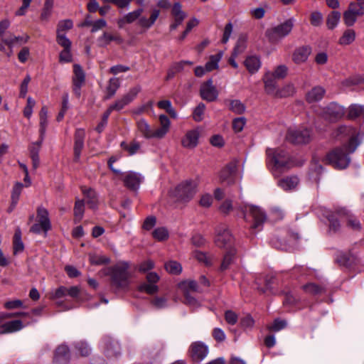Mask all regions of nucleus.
<instances>
[{
	"instance_id": "774afa93",
	"label": "nucleus",
	"mask_w": 364,
	"mask_h": 364,
	"mask_svg": "<svg viewBox=\"0 0 364 364\" xmlns=\"http://www.w3.org/2000/svg\"><path fill=\"white\" fill-rule=\"evenodd\" d=\"M57 42L64 49L70 48L71 47V41L66 37L65 33H57Z\"/></svg>"
},
{
	"instance_id": "09e8293b",
	"label": "nucleus",
	"mask_w": 364,
	"mask_h": 364,
	"mask_svg": "<svg viewBox=\"0 0 364 364\" xmlns=\"http://www.w3.org/2000/svg\"><path fill=\"white\" fill-rule=\"evenodd\" d=\"M228 106L231 111L237 114L243 113L245 110V106L238 100H230Z\"/></svg>"
},
{
	"instance_id": "bb28decb",
	"label": "nucleus",
	"mask_w": 364,
	"mask_h": 364,
	"mask_svg": "<svg viewBox=\"0 0 364 364\" xmlns=\"http://www.w3.org/2000/svg\"><path fill=\"white\" fill-rule=\"evenodd\" d=\"M23 324L20 320L6 322L0 326V334L11 333L21 330Z\"/></svg>"
},
{
	"instance_id": "f257e3e1",
	"label": "nucleus",
	"mask_w": 364,
	"mask_h": 364,
	"mask_svg": "<svg viewBox=\"0 0 364 364\" xmlns=\"http://www.w3.org/2000/svg\"><path fill=\"white\" fill-rule=\"evenodd\" d=\"M143 12L144 9L140 8L135 11L128 13L124 17L117 21V24L119 27L122 28L124 26V24L132 23L136 19H138V25L140 27L144 28L145 29L151 28L158 18L160 12L157 9H154L149 18L144 16H141Z\"/></svg>"
},
{
	"instance_id": "5701e85b",
	"label": "nucleus",
	"mask_w": 364,
	"mask_h": 364,
	"mask_svg": "<svg viewBox=\"0 0 364 364\" xmlns=\"http://www.w3.org/2000/svg\"><path fill=\"white\" fill-rule=\"evenodd\" d=\"M85 137V132L82 129H77L75 134V144H74V156L75 161H77L80 159L81 151L84 147V139Z\"/></svg>"
},
{
	"instance_id": "f03ea898",
	"label": "nucleus",
	"mask_w": 364,
	"mask_h": 364,
	"mask_svg": "<svg viewBox=\"0 0 364 364\" xmlns=\"http://www.w3.org/2000/svg\"><path fill=\"white\" fill-rule=\"evenodd\" d=\"M268 157L271 162V170L275 176L289 169L292 162L289 154L282 149H267Z\"/></svg>"
},
{
	"instance_id": "4c0bfd02",
	"label": "nucleus",
	"mask_w": 364,
	"mask_h": 364,
	"mask_svg": "<svg viewBox=\"0 0 364 364\" xmlns=\"http://www.w3.org/2000/svg\"><path fill=\"white\" fill-rule=\"evenodd\" d=\"M23 188V185L21 183L16 182L14 187L11 192V210H13V208L18 203V201L19 200L22 189Z\"/></svg>"
},
{
	"instance_id": "6ab92c4d",
	"label": "nucleus",
	"mask_w": 364,
	"mask_h": 364,
	"mask_svg": "<svg viewBox=\"0 0 364 364\" xmlns=\"http://www.w3.org/2000/svg\"><path fill=\"white\" fill-rule=\"evenodd\" d=\"M73 92L79 97L80 95V88L85 82V75L82 68L77 64L73 65Z\"/></svg>"
},
{
	"instance_id": "b1692460",
	"label": "nucleus",
	"mask_w": 364,
	"mask_h": 364,
	"mask_svg": "<svg viewBox=\"0 0 364 364\" xmlns=\"http://www.w3.org/2000/svg\"><path fill=\"white\" fill-rule=\"evenodd\" d=\"M311 53V47L308 46L299 47L294 51L292 54V60L296 64H301L305 63Z\"/></svg>"
},
{
	"instance_id": "603ef678",
	"label": "nucleus",
	"mask_w": 364,
	"mask_h": 364,
	"mask_svg": "<svg viewBox=\"0 0 364 364\" xmlns=\"http://www.w3.org/2000/svg\"><path fill=\"white\" fill-rule=\"evenodd\" d=\"M205 110V105L203 103H199L193 111V119L194 121L199 122L203 119L204 113Z\"/></svg>"
},
{
	"instance_id": "6e6d98bb",
	"label": "nucleus",
	"mask_w": 364,
	"mask_h": 364,
	"mask_svg": "<svg viewBox=\"0 0 364 364\" xmlns=\"http://www.w3.org/2000/svg\"><path fill=\"white\" fill-rule=\"evenodd\" d=\"M235 252H236V251H235V249H230L227 252V253L224 256L222 264H221L220 269L222 270H225V269H227L228 268L230 264L233 261V257H234V256L235 255Z\"/></svg>"
},
{
	"instance_id": "4468645a",
	"label": "nucleus",
	"mask_w": 364,
	"mask_h": 364,
	"mask_svg": "<svg viewBox=\"0 0 364 364\" xmlns=\"http://www.w3.org/2000/svg\"><path fill=\"white\" fill-rule=\"evenodd\" d=\"M337 215L340 218L345 220L346 226L353 230L360 231L362 228V225L360 220L348 210L345 208H341L337 210Z\"/></svg>"
},
{
	"instance_id": "79ce46f5",
	"label": "nucleus",
	"mask_w": 364,
	"mask_h": 364,
	"mask_svg": "<svg viewBox=\"0 0 364 364\" xmlns=\"http://www.w3.org/2000/svg\"><path fill=\"white\" fill-rule=\"evenodd\" d=\"M157 106L162 109H164L171 117L176 118L177 113L172 107L171 102L169 100H161L157 103Z\"/></svg>"
},
{
	"instance_id": "5fc2aeb1",
	"label": "nucleus",
	"mask_w": 364,
	"mask_h": 364,
	"mask_svg": "<svg viewBox=\"0 0 364 364\" xmlns=\"http://www.w3.org/2000/svg\"><path fill=\"white\" fill-rule=\"evenodd\" d=\"M85 205L83 200H77L74 207V216L77 222L80 221L83 217Z\"/></svg>"
},
{
	"instance_id": "f3484780",
	"label": "nucleus",
	"mask_w": 364,
	"mask_h": 364,
	"mask_svg": "<svg viewBox=\"0 0 364 364\" xmlns=\"http://www.w3.org/2000/svg\"><path fill=\"white\" fill-rule=\"evenodd\" d=\"M364 14V8L358 9L355 3L351 2L349 4L348 9L343 13V21L347 26H353L358 16H362Z\"/></svg>"
},
{
	"instance_id": "cd10ccee",
	"label": "nucleus",
	"mask_w": 364,
	"mask_h": 364,
	"mask_svg": "<svg viewBox=\"0 0 364 364\" xmlns=\"http://www.w3.org/2000/svg\"><path fill=\"white\" fill-rule=\"evenodd\" d=\"M326 93L325 89L321 86H316L306 95V100L309 103H314L323 99Z\"/></svg>"
},
{
	"instance_id": "2f4dec72",
	"label": "nucleus",
	"mask_w": 364,
	"mask_h": 364,
	"mask_svg": "<svg viewBox=\"0 0 364 364\" xmlns=\"http://www.w3.org/2000/svg\"><path fill=\"white\" fill-rule=\"evenodd\" d=\"M111 41H115L120 44L123 42V39L118 35H112L107 32L103 33L97 39L99 46L101 47L107 46Z\"/></svg>"
},
{
	"instance_id": "6e6552de",
	"label": "nucleus",
	"mask_w": 364,
	"mask_h": 364,
	"mask_svg": "<svg viewBox=\"0 0 364 364\" xmlns=\"http://www.w3.org/2000/svg\"><path fill=\"white\" fill-rule=\"evenodd\" d=\"M51 228L49 219V213L46 208L39 206L37 208V223L31 228V231L39 234L41 232H46Z\"/></svg>"
},
{
	"instance_id": "0eeeda50",
	"label": "nucleus",
	"mask_w": 364,
	"mask_h": 364,
	"mask_svg": "<svg viewBox=\"0 0 364 364\" xmlns=\"http://www.w3.org/2000/svg\"><path fill=\"white\" fill-rule=\"evenodd\" d=\"M328 163L332 165L335 168L344 169L350 164V158L343 149H336L328 153L326 158Z\"/></svg>"
},
{
	"instance_id": "1a4fd4ad",
	"label": "nucleus",
	"mask_w": 364,
	"mask_h": 364,
	"mask_svg": "<svg viewBox=\"0 0 364 364\" xmlns=\"http://www.w3.org/2000/svg\"><path fill=\"white\" fill-rule=\"evenodd\" d=\"M239 161L236 159L229 162L220 171L219 175L221 183L230 186L235 183Z\"/></svg>"
},
{
	"instance_id": "393cba45",
	"label": "nucleus",
	"mask_w": 364,
	"mask_h": 364,
	"mask_svg": "<svg viewBox=\"0 0 364 364\" xmlns=\"http://www.w3.org/2000/svg\"><path fill=\"white\" fill-rule=\"evenodd\" d=\"M70 358V354L68 347L61 345L55 350L53 361L56 364H68Z\"/></svg>"
},
{
	"instance_id": "69168bd1",
	"label": "nucleus",
	"mask_w": 364,
	"mask_h": 364,
	"mask_svg": "<svg viewBox=\"0 0 364 364\" xmlns=\"http://www.w3.org/2000/svg\"><path fill=\"white\" fill-rule=\"evenodd\" d=\"M36 105V102L33 99H32L31 97H28L27 98V104L23 109V115L29 119L33 113V108Z\"/></svg>"
},
{
	"instance_id": "c85d7f7f",
	"label": "nucleus",
	"mask_w": 364,
	"mask_h": 364,
	"mask_svg": "<svg viewBox=\"0 0 364 364\" xmlns=\"http://www.w3.org/2000/svg\"><path fill=\"white\" fill-rule=\"evenodd\" d=\"M160 122V127L156 129V139H163L169 132L171 127V121L167 116L161 114L159 117Z\"/></svg>"
},
{
	"instance_id": "58836bf2",
	"label": "nucleus",
	"mask_w": 364,
	"mask_h": 364,
	"mask_svg": "<svg viewBox=\"0 0 364 364\" xmlns=\"http://www.w3.org/2000/svg\"><path fill=\"white\" fill-rule=\"evenodd\" d=\"M29 37L27 35H24L22 36H11L9 38L4 39L3 41L4 43L9 46V47L14 46L15 45H22L23 43H26Z\"/></svg>"
},
{
	"instance_id": "f704fd0d",
	"label": "nucleus",
	"mask_w": 364,
	"mask_h": 364,
	"mask_svg": "<svg viewBox=\"0 0 364 364\" xmlns=\"http://www.w3.org/2000/svg\"><path fill=\"white\" fill-rule=\"evenodd\" d=\"M245 65L248 71L253 74L258 71L261 66V63L257 56H250L245 60Z\"/></svg>"
},
{
	"instance_id": "4be33fe9",
	"label": "nucleus",
	"mask_w": 364,
	"mask_h": 364,
	"mask_svg": "<svg viewBox=\"0 0 364 364\" xmlns=\"http://www.w3.org/2000/svg\"><path fill=\"white\" fill-rule=\"evenodd\" d=\"M104 353L108 357H116L120 354L119 344L111 338H106L102 343Z\"/></svg>"
},
{
	"instance_id": "9b49d317",
	"label": "nucleus",
	"mask_w": 364,
	"mask_h": 364,
	"mask_svg": "<svg viewBox=\"0 0 364 364\" xmlns=\"http://www.w3.org/2000/svg\"><path fill=\"white\" fill-rule=\"evenodd\" d=\"M244 210V218L249 220H253V228H258L266 220V214L259 207L254 205H246Z\"/></svg>"
},
{
	"instance_id": "7ed1b4c3",
	"label": "nucleus",
	"mask_w": 364,
	"mask_h": 364,
	"mask_svg": "<svg viewBox=\"0 0 364 364\" xmlns=\"http://www.w3.org/2000/svg\"><path fill=\"white\" fill-rule=\"evenodd\" d=\"M197 191V184L193 181H186L179 183L170 193L176 200L188 202L193 198Z\"/></svg>"
},
{
	"instance_id": "bf43d9fd",
	"label": "nucleus",
	"mask_w": 364,
	"mask_h": 364,
	"mask_svg": "<svg viewBox=\"0 0 364 364\" xmlns=\"http://www.w3.org/2000/svg\"><path fill=\"white\" fill-rule=\"evenodd\" d=\"M288 68L284 65L277 66L272 73H269L276 80L283 79L287 75Z\"/></svg>"
},
{
	"instance_id": "680f3d73",
	"label": "nucleus",
	"mask_w": 364,
	"mask_h": 364,
	"mask_svg": "<svg viewBox=\"0 0 364 364\" xmlns=\"http://www.w3.org/2000/svg\"><path fill=\"white\" fill-rule=\"evenodd\" d=\"M303 290L309 294H318L322 293L323 289L314 283H309L302 287Z\"/></svg>"
},
{
	"instance_id": "412c9836",
	"label": "nucleus",
	"mask_w": 364,
	"mask_h": 364,
	"mask_svg": "<svg viewBox=\"0 0 364 364\" xmlns=\"http://www.w3.org/2000/svg\"><path fill=\"white\" fill-rule=\"evenodd\" d=\"M344 114V109L336 103H331L324 111V117L330 121H336Z\"/></svg>"
},
{
	"instance_id": "ddd939ff",
	"label": "nucleus",
	"mask_w": 364,
	"mask_h": 364,
	"mask_svg": "<svg viewBox=\"0 0 364 364\" xmlns=\"http://www.w3.org/2000/svg\"><path fill=\"white\" fill-rule=\"evenodd\" d=\"M208 346L202 341L193 342L188 348V355L194 362H200L207 357Z\"/></svg>"
},
{
	"instance_id": "c9c22d12",
	"label": "nucleus",
	"mask_w": 364,
	"mask_h": 364,
	"mask_svg": "<svg viewBox=\"0 0 364 364\" xmlns=\"http://www.w3.org/2000/svg\"><path fill=\"white\" fill-rule=\"evenodd\" d=\"M120 86V82L118 78L112 77L109 79L108 85L107 87V94L105 98L106 100L112 97L117 92Z\"/></svg>"
},
{
	"instance_id": "20e7f679",
	"label": "nucleus",
	"mask_w": 364,
	"mask_h": 364,
	"mask_svg": "<svg viewBox=\"0 0 364 364\" xmlns=\"http://www.w3.org/2000/svg\"><path fill=\"white\" fill-rule=\"evenodd\" d=\"M294 25V20L289 18L283 23L269 28L266 31V36L271 43H279L291 33Z\"/></svg>"
},
{
	"instance_id": "4d7b16f0",
	"label": "nucleus",
	"mask_w": 364,
	"mask_h": 364,
	"mask_svg": "<svg viewBox=\"0 0 364 364\" xmlns=\"http://www.w3.org/2000/svg\"><path fill=\"white\" fill-rule=\"evenodd\" d=\"M193 257L200 262L203 263L206 266L212 264L213 257L207 255L205 253L200 251L193 252Z\"/></svg>"
},
{
	"instance_id": "c756f323",
	"label": "nucleus",
	"mask_w": 364,
	"mask_h": 364,
	"mask_svg": "<svg viewBox=\"0 0 364 364\" xmlns=\"http://www.w3.org/2000/svg\"><path fill=\"white\" fill-rule=\"evenodd\" d=\"M299 180L296 176H287L278 181V186L284 191H291L296 188Z\"/></svg>"
},
{
	"instance_id": "ea45409f",
	"label": "nucleus",
	"mask_w": 364,
	"mask_h": 364,
	"mask_svg": "<svg viewBox=\"0 0 364 364\" xmlns=\"http://www.w3.org/2000/svg\"><path fill=\"white\" fill-rule=\"evenodd\" d=\"M359 117L364 118V107L357 105L350 106L348 110V117L353 119Z\"/></svg>"
},
{
	"instance_id": "8fccbe9b",
	"label": "nucleus",
	"mask_w": 364,
	"mask_h": 364,
	"mask_svg": "<svg viewBox=\"0 0 364 364\" xmlns=\"http://www.w3.org/2000/svg\"><path fill=\"white\" fill-rule=\"evenodd\" d=\"M53 7V0H46L41 14V19L42 21H48Z\"/></svg>"
},
{
	"instance_id": "7c9ffc66",
	"label": "nucleus",
	"mask_w": 364,
	"mask_h": 364,
	"mask_svg": "<svg viewBox=\"0 0 364 364\" xmlns=\"http://www.w3.org/2000/svg\"><path fill=\"white\" fill-rule=\"evenodd\" d=\"M138 130L146 139H156V132L153 131L147 122L143 119L137 122Z\"/></svg>"
},
{
	"instance_id": "338daca9",
	"label": "nucleus",
	"mask_w": 364,
	"mask_h": 364,
	"mask_svg": "<svg viewBox=\"0 0 364 364\" xmlns=\"http://www.w3.org/2000/svg\"><path fill=\"white\" fill-rule=\"evenodd\" d=\"M364 78L362 76H357L353 77L348 78L342 82L343 87H350L355 85H359L363 83Z\"/></svg>"
},
{
	"instance_id": "de8ad7c7",
	"label": "nucleus",
	"mask_w": 364,
	"mask_h": 364,
	"mask_svg": "<svg viewBox=\"0 0 364 364\" xmlns=\"http://www.w3.org/2000/svg\"><path fill=\"white\" fill-rule=\"evenodd\" d=\"M337 211L335 213H332L328 215V220L329 221V230L333 232H336L341 228V223L338 220Z\"/></svg>"
},
{
	"instance_id": "473e14b6",
	"label": "nucleus",
	"mask_w": 364,
	"mask_h": 364,
	"mask_svg": "<svg viewBox=\"0 0 364 364\" xmlns=\"http://www.w3.org/2000/svg\"><path fill=\"white\" fill-rule=\"evenodd\" d=\"M14 254L17 255L22 252L24 250V245L21 240V231L19 228L15 230L13 240Z\"/></svg>"
},
{
	"instance_id": "2eb2a0df",
	"label": "nucleus",
	"mask_w": 364,
	"mask_h": 364,
	"mask_svg": "<svg viewBox=\"0 0 364 364\" xmlns=\"http://www.w3.org/2000/svg\"><path fill=\"white\" fill-rule=\"evenodd\" d=\"M121 178L124 186L132 191L137 190L144 181V177L139 173L134 171H127L123 173Z\"/></svg>"
},
{
	"instance_id": "052dcab7",
	"label": "nucleus",
	"mask_w": 364,
	"mask_h": 364,
	"mask_svg": "<svg viewBox=\"0 0 364 364\" xmlns=\"http://www.w3.org/2000/svg\"><path fill=\"white\" fill-rule=\"evenodd\" d=\"M165 268L167 272L173 274H178L182 270L181 265L176 261H169L166 263Z\"/></svg>"
},
{
	"instance_id": "9d476101",
	"label": "nucleus",
	"mask_w": 364,
	"mask_h": 364,
	"mask_svg": "<svg viewBox=\"0 0 364 364\" xmlns=\"http://www.w3.org/2000/svg\"><path fill=\"white\" fill-rule=\"evenodd\" d=\"M311 138V132L306 128L289 129L286 135L287 141L296 144H306Z\"/></svg>"
},
{
	"instance_id": "f8f14e48",
	"label": "nucleus",
	"mask_w": 364,
	"mask_h": 364,
	"mask_svg": "<svg viewBox=\"0 0 364 364\" xmlns=\"http://www.w3.org/2000/svg\"><path fill=\"white\" fill-rule=\"evenodd\" d=\"M178 287L184 294L186 303L193 307L197 306L198 305L197 300L191 296L192 292L200 291L196 282L193 280L184 281L181 282Z\"/></svg>"
},
{
	"instance_id": "37998d69",
	"label": "nucleus",
	"mask_w": 364,
	"mask_h": 364,
	"mask_svg": "<svg viewBox=\"0 0 364 364\" xmlns=\"http://www.w3.org/2000/svg\"><path fill=\"white\" fill-rule=\"evenodd\" d=\"M341 18V13L332 11L327 17L326 25L329 29H333L338 23Z\"/></svg>"
},
{
	"instance_id": "39448f33",
	"label": "nucleus",
	"mask_w": 364,
	"mask_h": 364,
	"mask_svg": "<svg viewBox=\"0 0 364 364\" xmlns=\"http://www.w3.org/2000/svg\"><path fill=\"white\" fill-rule=\"evenodd\" d=\"M141 88L139 85L132 87L126 95L117 100L114 104L111 105L108 107L103 114L102 119L107 122V119L111 112L112 111H120L125 106L131 103L136 98L139 92L141 91Z\"/></svg>"
},
{
	"instance_id": "a211bd4d",
	"label": "nucleus",
	"mask_w": 364,
	"mask_h": 364,
	"mask_svg": "<svg viewBox=\"0 0 364 364\" xmlns=\"http://www.w3.org/2000/svg\"><path fill=\"white\" fill-rule=\"evenodd\" d=\"M232 236L229 230L223 226L219 227L216 230L215 243L220 247H225L230 245L232 242Z\"/></svg>"
},
{
	"instance_id": "13d9d810",
	"label": "nucleus",
	"mask_w": 364,
	"mask_h": 364,
	"mask_svg": "<svg viewBox=\"0 0 364 364\" xmlns=\"http://www.w3.org/2000/svg\"><path fill=\"white\" fill-rule=\"evenodd\" d=\"M152 236L158 241H164L168 239V232L164 227L158 228L152 232Z\"/></svg>"
},
{
	"instance_id": "3c124183",
	"label": "nucleus",
	"mask_w": 364,
	"mask_h": 364,
	"mask_svg": "<svg viewBox=\"0 0 364 364\" xmlns=\"http://www.w3.org/2000/svg\"><path fill=\"white\" fill-rule=\"evenodd\" d=\"M89 260L92 264L101 265L108 264L109 259L104 255L97 254H90Z\"/></svg>"
},
{
	"instance_id": "aec40b11",
	"label": "nucleus",
	"mask_w": 364,
	"mask_h": 364,
	"mask_svg": "<svg viewBox=\"0 0 364 364\" xmlns=\"http://www.w3.org/2000/svg\"><path fill=\"white\" fill-rule=\"evenodd\" d=\"M200 95L203 100L209 102H213L217 99L218 93L213 85L212 80H208L201 85Z\"/></svg>"
},
{
	"instance_id": "a18cd8bd",
	"label": "nucleus",
	"mask_w": 364,
	"mask_h": 364,
	"mask_svg": "<svg viewBox=\"0 0 364 364\" xmlns=\"http://www.w3.org/2000/svg\"><path fill=\"white\" fill-rule=\"evenodd\" d=\"M355 38V33L353 30L348 29L344 32L339 39L341 45H349L352 43Z\"/></svg>"
},
{
	"instance_id": "e2e57ef3",
	"label": "nucleus",
	"mask_w": 364,
	"mask_h": 364,
	"mask_svg": "<svg viewBox=\"0 0 364 364\" xmlns=\"http://www.w3.org/2000/svg\"><path fill=\"white\" fill-rule=\"evenodd\" d=\"M47 114L48 111L46 107H42L40 112V133L41 136H43L46 132V128L47 126Z\"/></svg>"
},
{
	"instance_id": "a19ab883",
	"label": "nucleus",
	"mask_w": 364,
	"mask_h": 364,
	"mask_svg": "<svg viewBox=\"0 0 364 364\" xmlns=\"http://www.w3.org/2000/svg\"><path fill=\"white\" fill-rule=\"evenodd\" d=\"M222 58V53H218L216 55H210L209 60L205 64V70L210 72L213 70L218 69V63Z\"/></svg>"
},
{
	"instance_id": "49530a36",
	"label": "nucleus",
	"mask_w": 364,
	"mask_h": 364,
	"mask_svg": "<svg viewBox=\"0 0 364 364\" xmlns=\"http://www.w3.org/2000/svg\"><path fill=\"white\" fill-rule=\"evenodd\" d=\"M296 92L295 86L292 83L285 85L277 92V97H286L293 95Z\"/></svg>"
},
{
	"instance_id": "0e129e2a",
	"label": "nucleus",
	"mask_w": 364,
	"mask_h": 364,
	"mask_svg": "<svg viewBox=\"0 0 364 364\" xmlns=\"http://www.w3.org/2000/svg\"><path fill=\"white\" fill-rule=\"evenodd\" d=\"M73 21L71 20H64L58 23L57 33H65L66 31H68L73 28Z\"/></svg>"
},
{
	"instance_id": "a878e982",
	"label": "nucleus",
	"mask_w": 364,
	"mask_h": 364,
	"mask_svg": "<svg viewBox=\"0 0 364 364\" xmlns=\"http://www.w3.org/2000/svg\"><path fill=\"white\" fill-rule=\"evenodd\" d=\"M263 82L264 84V90L265 92L270 95H273L277 97V92L279 89L277 88V82L276 79L270 75L269 72L267 73L264 77Z\"/></svg>"
},
{
	"instance_id": "dca6fc26",
	"label": "nucleus",
	"mask_w": 364,
	"mask_h": 364,
	"mask_svg": "<svg viewBox=\"0 0 364 364\" xmlns=\"http://www.w3.org/2000/svg\"><path fill=\"white\" fill-rule=\"evenodd\" d=\"M200 137L199 128L193 129L187 131L181 138V146L188 149H193L198 144Z\"/></svg>"
},
{
	"instance_id": "e433bc0d",
	"label": "nucleus",
	"mask_w": 364,
	"mask_h": 364,
	"mask_svg": "<svg viewBox=\"0 0 364 364\" xmlns=\"http://www.w3.org/2000/svg\"><path fill=\"white\" fill-rule=\"evenodd\" d=\"M74 348L77 354L84 357L88 356L92 351V349L88 343L83 341H80L75 343Z\"/></svg>"
},
{
	"instance_id": "864d4df0",
	"label": "nucleus",
	"mask_w": 364,
	"mask_h": 364,
	"mask_svg": "<svg viewBox=\"0 0 364 364\" xmlns=\"http://www.w3.org/2000/svg\"><path fill=\"white\" fill-rule=\"evenodd\" d=\"M121 146L124 150L127 151L129 155H133L139 150L141 146L139 142L133 141L129 144L122 142Z\"/></svg>"
},
{
	"instance_id": "423d86ee",
	"label": "nucleus",
	"mask_w": 364,
	"mask_h": 364,
	"mask_svg": "<svg viewBox=\"0 0 364 364\" xmlns=\"http://www.w3.org/2000/svg\"><path fill=\"white\" fill-rule=\"evenodd\" d=\"M129 264L125 262H119L113 269L112 282L119 288H124L129 285L130 273L128 271Z\"/></svg>"
},
{
	"instance_id": "72a5a7b5",
	"label": "nucleus",
	"mask_w": 364,
	"mask_h": 364,
	"mask_svg": "<svg viewBox=\"0 0 364 364\" xmlns=\"http://www.w3.org/2000/svg\"><path fill=\"white\" fill-rule=\"evenodd\" d=\"M82 191L89 207L92 209L96 208L97 205L96 193L93 190L87 188H83Z\"/></svg>"
},
{
	"instance_id": "c03bdc74",
	"label": "nucleus",
	"mask_w": 364,
	"mask_h": 364,
	"mask_svg": "<svg viewBox=\"0 0 364 364\" xmlns=\"http://www.w3.org/2000/svg\"><path fill=\"white\" fill-rule=\"evenodd\" d=\"M172 14L174 16L176 22H178V23H181L186 17V14L181 10V6L179 3H175L173 4Z\"/></svg>"
}]
</instances>
